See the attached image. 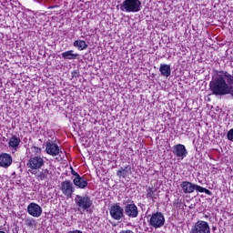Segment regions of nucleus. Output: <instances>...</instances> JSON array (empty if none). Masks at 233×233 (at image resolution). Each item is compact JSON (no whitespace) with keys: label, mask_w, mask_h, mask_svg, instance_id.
Segmentation results:
<instances>
[{"label":"nucleus","mask_w":233,"mask_h":233,"mask_svg":"<svg viewBox=\"0 0 233 233\" xmlns=\"http://www.w3.org/2000/svg\"><path fill=\"white\" fill-rule=\"evenodd\" d=\"M209 90L213 96H231L233 99V75L227 71H218L209 82Z\"/></svg>","instance_id":"nucleus-1"},{"label":"nucleus","mask_w":233,"mask_h":233,"mask_svg":"<svg viewBox=\"0 0 233 233\" xmlns=\"http://www.w3.org/2000/svg\"><path fill=\"white\" fill-rule=\"evenodd\" d=\"M118 6L121 12H127V14H137L143 8L140 0H124Z\"/></svg>","instance_id":"nucleus-2"},{"label":"nucleus","mask_w":233,"mask_h":233,"mask_svg":"<svg viewBox=\"0 0 233 233\" xmlns=\"http://www.w3.org/2000/svg\"><path fill=\"white\" fill-rule=\"evenodd\" d=\"M45 167V157L41 155H32L27 162V168L30 174H37V170Z\"/></svg>","instance_id":"nucleus-3"},{"label":"nucleus","mask_w":233,"mask_h":233,"mask_svg":"<svg viewBox=\"0 0 233 233\" xmlns=\"http://www.w3.org/2000/svg\"><path fill=\"white\" fill-rule=\"evenodd\" d=\"M75 202L76 207H78V209L83 210V212H90V208H92V205H94L92 198H90L88 195H76L75 198Z\"/></svg>","instance_id":"nucleus-4"},{"label":"nucleus","mask_w":233,"mask_h":233,"mask_svg":"<svg viewBox=\"0 0 233 233\" xmlns=\"http://www.w3.org/2000/svg\"><path fill=\"white\" fill-rule=\"evenodd\" d=\"M123 205H125L124 214L127 216V218H136L139 216V209L133 201H131L130 199L127 201L124 200Z\"/></svg>","instance_id":"nucleus-5"},{"label":"nucleus","mask_w":233,"mask_h":233,"mask_svg":"<svg viewBox=\"0 0 233 233\" xmlns=\"http://www.w3.org/2000/svg\"><path fill=\"white\" fill-rule=\"evenodd\" d=\"M148 223L153 228H161L165 225V216L161 212L153 213Z\"/></svg>","instance_id":"nucleus-6"},{"label":"nucleus","mask_w":233,"mask_h":233,"mask_svg":"<svg viewBox=\"0 0 233 233\" xmlns=\"http://www.w3.org/2000/svg\"><path fill=\"white\" fill-rule=\"evenodd\" d=\"M46 152L48 154V156H52L53 157H56V156H61V154H63V151L59 146L52 140L46 142Z\"/></svg>","instance_id":"nucleus-7"},{"label":"nucleus","mask_w":233,"mask_h":233,"mask_svg":"<svg viewBox=\"0 0 233 233\" xmlns=\"http://www.w3.org/2000/svg\"><path fill=\"white\" fill-rule=\"evenodd\" d=\"M109 214H110L111 218L113 219H115L116 221H121V219H123V218H125V209H123V208H121L119 203H116V204L111 206V208L109 209Z\"/></svg>","instance_id":"nucleus-8"},{"label":"nucleus","mask_w":233,"mask_h":233,"mask_svg":"<svg viewBox=\"0 0 233 233\" xmlns=\"http://www.w3.org/2000/svg\"><path fill=\"white\" fill-rule=\"evenodd\" d=\"M191 233H211L210 225L205 220H198L191 228Z\"/></svg>","instance_id":"nucleus-9"},{"label":"nucleus","mask_w":233,"mask_h":233,"mask_svg":"<svg viewBox=\"0 0 233 233\" xmlns=\"http://www.w3.org/2000/svg\"><path fill=\"white\" fill-rule=\"evenodd\" d=\"M60 190L62 191V194L66 196V198H72V195L74 192H76V188L74 187V183L70 180H65L61 183Z\"/></svg>","instance_id":"nucleus-10"},{"label":"nucleus","mask_w":233,"mask_h":233,"mask_svg":"<svg viewBox=\"0 0 233 233\" xmlns=\"http://www.w3.org/2000/svg\"><path fill=\"white\" fill-rule=\"evenodd\" d=\"M174 156L177 157V159H185L187 156L188 155V151H187V147L183 144H177L173 147L172 150Z\"/></svg>","instance_id":"nucleus-11"},{"label":"nucleus","mask_w":233,"mask_h":233,"mask_svg":"<svg viewBox=\"0 0 233 233\" xmlns=\"http://www.w3.org/2000/svg\"><path fill=\"white\" fill-rule=\"evenodd\" d=\"M27 212L28 215L33 218H40L41 214H43V208L38 204L32 202L27 206Z\"/></svg>","instance_id":"nucleus-12"},{"label":"nucleus","mask_w":233,"mask_h":233,"mask_svg":"<svg viewBox=\"0 0 233 233\" xmlns=\"http://www.w3.org/2000/svg\"><path fill=\"white\" fill-rule=\"evenodd\" d=\"M12 155L8 153L0 154V167H2V168H8V167L12 165Z\"/></svg>","instance_id":"nucleus-13"},{"label":"nucleus","mask_w":233,"mask_h":233,"mask_svg":"<svg viewBox=\"0 0 233 233\" xmlns=\"http://www.w3.org/2000/svg\"><path fill=\"white\" fill-rule=\"evenodd\" d=\"M21 146V138L15 135H13L8 141V147L11 150L17 152L19 147Z\"/></svg>","instance_id":"nucleus-14"},{"label":"nucleus","mask_w":233,"mask_h":233,"mask_svg":"<svg viewBox=\"0 0 233 233\" xmlns=\"http://www.w3.org/2000/svg\"><path fill=\"white\" fill-rule=\"evenodd\" d=\"M73 184L76 188L85 189L88 187V180L85 178V177L79 176L77 177H74Z\"/></svg>","instance_id":"nucleus-15"},{"label":"nucleus","mask_w":233,"mask_h":233,"mask_svg":"<svg viewBox=\"0 0 233 233\" xmlns=\"http://www.w3.org/2000/svg\"><path fill=\"white\" fill-rule=\"evenodd\" d=\"M195 186L196 184H192L188 181H184L180 185L184 194H192V192L195 190Z\"/></svg>","instance_id":"nucleus-16"},{"label":"nucleus","mask_w":233,"mask_h":233,"mask_svg":"<svg viewBox=\"0 0 233 233\" xmlns=\"http://www.w3.org/2000/svg\"><path fill=\"white\" fill-rule=\"evenodd\" d=\"M159 72L163 77H170L172 74V69H170V65L161 64L159 67Z\"/></svg>","instance_id":"nucleus-17"},{"label":"nucleus","mask_w":233,"mask_h":233,"mask_svg":"<svg viewBox=\"0 0 233 233\" xmlns=\"http://www.w3.org/2000/svg\"><path fill=\"white\" fill-rule=\"evenodd\" d=\"M130 170H132V167L130 166H125V167H120V169L117 170L116 176L117 177H122V179H126Z\"/></svg>","instance_id":"nucleus-18"},{"label":"nucleus","mask_w":233,"mask_h":233,"mask_svg":"<svg viewBox=\"0 0 233 233\" xmlns=\"http://www.w3.org/2000/svg\"><path fill=\"white\" fill-rule=\"evenodd\" d=\"M62 57L63 59L73 60V59H77V57H79V55L74 54V50H69L62 53Z\"/></svg>","instance_id":"nucleus-19"},{"label":"nucleus","mask_w":233,"mask_h":233,"mask_svg":"<svg viewBox=\"0 0 233 233\" xmlns=\"http://www.w3.org/2000/svg\"><path fill=\"white\" fill-rule=\"evenodd\" d=\"M73 46H75V48H78L79 50H86V48H88V45L85 40H76Z\"/></svg>","instance_id":"nucleus-20"},{"label":"nucleus","mask_w":233,"mask_h":233,"mask_svg":"<svg viewBox=\"0 0 233 233\" xmlns=\"http://www.w3.org/2000/svg\"><path fill=\"white\" fill-rule=\"evenodd\" d=\"M48 174H49V171L48 169H43L41 172L37 173L36 171V174L35 175L37 179H39L40 181H45V179H46V177H48Z\"/></svg>","instance_id":"nucleus-21"},{"label":"nucleus","mask_w":233,"mask_h":233,"mask_svg":"<svg viewBox=\"0 0 233 233\" xmlns=\"http://www.w3.org/2000/svg\"><path fill=\"white\" fill-rule=\"evenodd\" d=\"M26 227H29L30 228L35 227L36 223H35V219L34 218H26L25 221Z\"/></svg>","instance_id":"nucleus-22"},{"label":"nucleus","mask_w":233,"mask_h":233,"mask_svg":"<svg viewBox=\"0 0 233 233\" xmlns=\"http://www.w3.org/2000/svg\"><path fill=\"white\" fill-rule=\"evenodd\" d=\"M32 153L35 154L33 156H41V152H43V150L41 149V147H31Z\"/></svg>","instance_id":"nucleus-23"},{"label":"nucleus","mask_w":233,"mask_h":233,"mask_svg":"<svg viewBox=\"0 0 233 233\" xmlns=\"http://www.w3.org/2000/svg\"><path fill=\"white\" fill-rule=\"evenodd\" d=\"M155 193H156V189L154 187H148L147 196V198H149V199H153Z\"/></svg>","instance_id":"nucleus-24"},{"label":"nucleus","mask_w":233,"mask_h":233,"mask_svg":"<svg viewBox=\"0 0 233 233\" xmlns=\"http://www.w3.org/2000/svg\"><path fill=\"white\" fill-rule=\"evenodd\" d=\"M227 138L233 143V128L227 133Z\"/></svg>","instance_id":"nucleus-25"},{"label":"nucleus","mask_w":233,"mask_h":233,"mask_svg":"<svg viewBox=\"0 0 233 233\" xmlns=\"http://www.w3.org/2000/svg\"><path fill=\"white\" fill-rule=\"evenodd\" d=\"M195 190H197V192H202L203 193V192H205V187L195 184Z\"/></svg>","instance_id":"nucleus-26"},{"label":"nucleus","mask_w":233,"mask_h":233,"mask_svg":"<svg viewBox=\"0 0 233 233\" xmlns=\"http://www.w3.org/2000/svg\"><path fill=\"white\" fill-rule=\"evenodd\" d=\"M71 174L72 176H75V177H79V173L76 172V170H74V167H71Z\"/></svg>","instance_id":"nucleus-27"},{"label":"nucleus","mask_w":233,"mask_h":233,"mask_svg":"<svg viewBox=\"0 0 233 233\" xmlns=\"http://www.w3.org/2000/svg\"><path fill=\"white\" fill-rule=\"evenodd\" d=\"M72 77H79V72L77 70L73 71Z\"/></svg>","instance_id":"nucleus-28"},{"label":"nucleus","mask_w":233,"mask_h":233,"mask_svg":"<svg viewBox=\"0 0 233 233\" xmlns=\"http://www.w3.org/2000/svg\"><path fill=\"white\" fill-rule=\"evenodd\" d=\"M204 193L207 194L208 196H212V191H210L207 188L204 189Z\"/></svg>","instance_id":"nucleus-29"},{"label":"nucleus","mask_w":233,"mask_h":233,"mask_svg":"<svg viewBox=\"0 0 233 233\" xmlns=\"http://www.w3.org/2000/svg\"><path fill=\"white\" fill-rule=\"evenodd\" d=\"M120 233H134V231H132L130 229H127V230L120 231Z\"/></svg>","instance_id":"nucleus-30"},{"label":"nucleus","mask_w":233,"mask_h":233,"mask_svg":"<svg viewBox=\"0 0 233 233\" xmlns=\"http://www.w3.org/2000/svg\"><path fill=\"white\" fill-rule=\"evenodd\" d=\"M48 8H49L50 10H52V9H54V8H59V5H50Z\"/></svg>","instance_id":"nucleus-31"},{"label":"nucleus","mask_w":233,"mask_h":233,"mask_svg":"<svg viewBox=\"0 0 233 233\" xmlns=\"http://www.w3.org/2000/svg\"><path fill=\"white\" fill-rule=\"evenodd\" d=\"M67 233H83V231H81V230H73V231H69Z\"/></svg>","instance_id":"nucleus-32"},{"label":"nucleus","mask_w":233,"mask_h":233,"mask_svg":"<svg viewBox=\"0 0 233 233\" xmlns=\"http://www.w3.org/2000/svg\"><path fill=\"white\" fill-rule=\"evenodd\" d=\"M212 230H217V228L213 226Z\"/></svg>","instance_id":"nucleus-33"},{"label":"nucleus","mask_w":233,"mask_h":233,"mask_svg":"<svg viewBox=\"0 0 233 233\" xmlns=\"http://www.w3.org/2000/svg\"><path fill=\"white\" fill-rule=\"evenodd\" d=\"M0 233H6V232H5V231H3V230H0Z\"/></svg>","instance_id":"nucleus-34"}]
</instances>
